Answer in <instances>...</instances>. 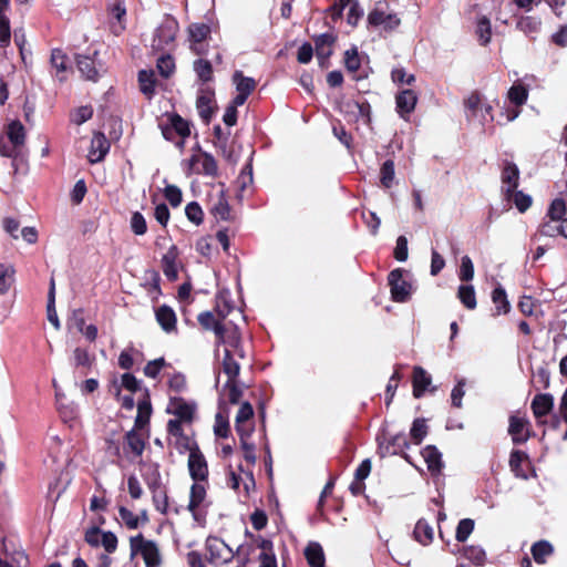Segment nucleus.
<instances>
[{"label":"nucleus","mask_w":567,"mask_h":567,"mask_svg":"<svg viewBox=\"0 0 567 567\" xmlns=\"http://www.w3.org/2000/svg\"><path fill=\"white\" fill-rule=\"evenodd\" d=\"M131 556L141 555L146 567H158L161 565V553L155 542L145 539L142 534L130 538Z\"/></svg>","instance_id":"obj_1"},{"label":"nucleus","mask_w":567,"mask_h":567,"mask_svg":"<svg viewBox=\"0 0 567 567\" xmlns=\"http://www.w3.org/2000/svg\"><path fill=\"white\" fill-rule=\"evenodd\" d=\"M368 21L371 25L385 31L394 30L401 23L398 13L391 9L386 2H378L374 9L369 13Z\"/></svg>","instance_id":"obj_2"},{"label":"nucleus","mask_w":567,"mask_h":567,"mask_svg":"<svg viewBox=\"0 0 567 567\" xmlns=\"http://www.w3.org/2000/svg\"><path fill=\"white\" fill-rule=\"evenodd\" d=\"M215 334L218 341L225 346L224 352L230 349L231 353L237 354L238 358L243 359L245 357V352L240 346L241 338L239 330L233 321L216 326Z\"/></svg>","instance_id":"obj_3"},{"label":"nucleus","mask_w":567,"mask_h":567,"mask_svg":"<svg viewBox=\"0 0 567 567\" xmlns=\"http://www.w3.org/2000/svg\"><path fill=\"white\" fill-rule=\"evenodd\" d=\"M208 560L214 565L228 564L235 557L234 550L220 538L208 537L206 540Z\"/></svg>","instance_id":"obj_4"},{"label":"nucleus","mask_w":567,"mask_h":567,"mask_svg":"<svg viewBox=\"0 0 567 567\" xmlns=\"http://www.w3.org/2000/svg\"><path fill=\"white\" fill-rule=\"evenodd\" d=\"M206 489L200 483H194L190 487L189 502L187 509L192 513L195 522L203 524L206 517L205 511Z\"/></svg>","instance_id":"obj_5"},{"label":"nucleus","mask_w":567,"mask_h":567,"mask_svg":"<svg viewBox=\"0 0 567 567\" xmlns=\"http://www.w3.org/2000/svg\"><path fill=\"white\" fill-rule=\"evenodd\" d=\"M389 286L391 296L395 302H405L410 299L413 287L412 284L403 278V270L395 269L389 275Z\"/></svg>","instance_id":"obj_6"},{"label":"nucleus","mask_w":567,"mask_h":567,"mask_svg":"<svg viewBox=\"0 0 567 567\" xmlns=\"http://www.w3.org/2000/svg\"><path fill=\"white\" fill-rule=\"evenodd\" d=\"M196 403L181 396H171L166 411L184 422H192L196 412Z\"/></svg>","instance_id":"obj_7"},{"label":"nucleus","mask_w":567,"mask_h":567,"mask_svg":"<svg viewBox=\"0 0 567 567\" xmlns=\"http://www.w3.org/2000/svg\"><path fill=\"white\" fill-rule=\"evenodd\" d=\"M238 470L239 473L229 470L227 484L238 493L241 492L240 487H243L244 495L248 496L256 486L254 475L250 471H245L241 465Z\"/></svg>","instance_id":"obj_8"},{"label":"nucleus","mask_w":567,"mask_h":567,"mask_svg":"<svg viewBox=\"0 0 567 567\" xmlns=\"http://www.w3.org/2000/svg\"><path fill=\"white\" fill-rule=\"evenodd\" d=\"M502 194L505 200H509L512 198L513 192L518 187L519 181V169L518 167L511 162H506L504 164L502 171Z\"/></svg>","instance_id":"obj_9"},{"label":"nucleus","mask_w":567,"mask_h":567,"mask_svg":"<svg viewBox=\"0 0 567 567\" xmlns=\"http://www.w3.org/2000/svg\"><path fill=\"white\" fill-rule=\"evenodd\" d=\"M188 470L194 481H204L208 475L206 460L197 446L189 447Z\"/></svg>","instance_id":"obj_10"},{"label":"nucleus","mask_w":567,"mask_h":567,"mask_svg":"<svg viewBox=\"0 0 567 567\" xmlns=\"http://www.w3.org/2000/svg\"><path fill=\"white\" fill-rule=\"evenodd\" d=\"M254 410L250 403L244 402L236 415L235 427L239 437L250 436L254 431Z\"/></svg>","instance_id":"obj_11"},{"label":"nucleus","mask_w":567,"mask_h":567,"mask_svg":"<svg viewBox=\"0 0 567 567\" xmlns=\"http://www.w3.org/2000/svg\"><path fill=\"white\" fill-rule=\"evenodd\" d=\"M189 168L197 174L215 176L217 174L218 166L215 158L210 154L204 152L194 154L189 158Z\"/></svg>","instance_id":"obj_12"},{"label":"nucleus","mask_w":567,"mask_h":567,"mask_svg":"<svg viewBox=\"0 0 567 567\" xmlns=\"http://www.w3.org/2000/svg\"><path fill=\"white\" fill-rule=\"evenodd\" d=\"M188 41L190 43V49L196 54H202L205 52V41L210 33L209 25L205 23H192L188 29Z\"/></svg>","instance_id":"obj_13"},{"label":"nucleus","mask_w":567,"mask_h":567,"mask_svg":"<svg viewBox=\"0 0 567 567\" xmlns=\"http://www.w3.org/2000/svg\"><path fill=\"white\" fill-rule=\"evenodd\" d=\"M233 82L237 94L234 97L235 104H244L247 97L256 87V81L252 78L244 76L241 71H236L233 75Z\"/></svg>","instance_id":"obj_14"},{"label":"nucleus","mask_w":567,"mask_h":567,"mask_svg":"<svg viewBox=\"0 0 567 567\" xmlns=\"http://www.w3.org/2000/svg\"><path fill=\"white\" fill-rule=\"evenodd\" d=\"M417 96L412 90H403L395 97L396 111L399 115L408 120V115H410L416 105Z\"/></svg>","instance_id":"obj_15"},{"label":"nucleus","mask_w":567,"mask_h":567,"mask_svg":"<svg viewBox=\"0 0 567 567\" xmlns=\"http://www.w3.org/2000/svg\"><path fill=\"white\" fill-rule=\"evenodd\" d=\"M138 429L128 431L125 435L124 452L127 457H140L143 454L145 442L142 435L137 432Z\"/></svg>","instance_id":"obj_16"},{"label":"nucleus","mask_w":567,"mask_h":567,"mask_svg":"<svg viewBox=\"0 0 567 567\" xmlns=\"http://www.w3.org/2000/svg\"><path fill=\"white\" fill-rule=\"evenodd\" d=\"M156 321L166 333L176 332L177 318L175 311L163 305L155 311Z\"/></svg>","instance_id":"obj_17"},{"label":"nucleus","mask_w":567,"mask_h":567,"mask_svg":"<svg viewBox=\"0 0 567 567\" xmlns=\"http://www.w3.org/2000/svg\"><path fill=\"white\" fill-rule=\"evenodd\" d=\"M110 144L102 133H95L91 141V148L87 158L91 163H97L104 158L109 152Z\"/></svg>","instance_id":"obj_18"},{"label":"nucleus","mask_w":567,"mask_h":567,"mask_svg":"<svg viewBox=\"0 0 567 567\" xmlns=\"http://www.w3.org/2000/svg\"><path fill=\"white\" fill-rule=\"evenodd\" d=\"M214 92L202 90L196 100V109L199 116L207 123L209 122L214 110Z\"/></svg>","instance_id":"obj_19"},{"label":"nucleus","mask_w":567,"mask_h":567,"mask_svg":"<svg viewBox=\"0 0 567 567\" xmlns=\"http://www.w3.org/2000/svg\"><path fill=\"white\" fill-rule=\"evenodd\" d=\"M178 24L175 20L168 19L164 21L156 31L157 47L168 45L175 40Z\"/></svg>","instance_id":"obj_20"},{"label":"nucleus","mask_w":567,"mask_h":567,"mask_svg":"<svg viewBox=\"0 0 567 567\" xmlns=\"http://www.w3.org/2000/svg\"><path fill=\"white\" fill-rule=\"evenodd\" d=\"M316 55L320 65L324 66L326 61L332 54V44L334 38L329 33L320 34L316 38Z\"/></svg>","instance_id":"obj_21"},{"label":"nucleus","mask_w":567,"mask_h":567,"mask_svg":"<svg viewBox=\"0 0 567 567\" xmlns=\"http://www.w3.org/2000/svg\"><path fill=\"white\" fill-rule=\"evenodd\" d=\"M554 406V398L551 394L543 393L534 396L532 401V410L536 419L547 415Z\"/></svg>","instance_id":"obj_22"},{"label":"nucleus","mask_w":567,"mask_h":567,"mask_svg":"<svg viewBox=\"0 0 567 567\" xmlns=\"http://www.w3.org/2000/svg\"><path fill=\"white\" fill-rule=\"evenodd\" d=\"M431 382V375L423 368L415 367L413 370V395L421 398Z\"/></svg>","instance_id":"obj_23"},{"label":"nucleus","mask_w":567,"mask_h":567,"mask_svg":"<svg viewBox=\"0 0 567 567\" xmlns=\"http://www.w3.org/2000/svg\"><path fill=\"white\" fill-rule=\"evenodd\" d=\"M51 65L55 70V75L60 81H64L69 70V59L60 49H54L51 53Z\"/></svg>","instance_id":"obj_24"},{"label":"nucleus","mask_w":567,"mask_h":567,"mask_svg":"<svg viewBox=\"0 0 567 567\" xmlns=\"http://www.w3.org/2000/svg\"><path fill=\"white\" fill-rule=\"evenodd\" d=\"M236 358H238V355L231 353L230 349L224 352V358L221 362L223 372L227 377V380L230 381L236 380L240 370L239 363L237 362Z\"/></svg>","instance_id":"obj_25"},{"label":"nucleus","mask_w":567,"mask_h":567,"mask_svg":"<svg viewBox=\"0 0 567 567\" xmlns=\"http://www.w3.org/2000/svg\"><path fill=\"white\" fill-rule=\"evenodd\" d=\"M509 434L513 441L520 443L527 440V421L523 417L512 416L509 420Z\"/></svg>","instance_id":"obj_26"},{"label":"nucleus","mask_w":567,"mask_h":567,"mask_svg":"<svg viewBox=\"0 0 567 567\" xmlns=\"http://www.w3.org/2000/svg\"><path fill=\"white\" fill-rule=\"evenodd\" d=\"M423 458L427 464V468L433 474L440 473L442 468L441 453L434 446H426L422 452Z\"/></svg>","instance_id":"obj_27"},{"label":"nucleus","mask_w":567,"mask_h":567,"mask_svg":"<svg viewBox=\"0 0 567 567\" xmlns=\"http://www.w3.org/2000/svg\"><path fill=\"white\" fill-rule=\"evenodd\" d=\"M305 556L308 560V564L311 567H323L324 565V554L323 549L318 543H310L305 550Z\"/></svg>","instance_id":"obj_28"},{"label":"nucleus","mask_w":567,"mask_h":567,"mask_svg":"<svg viewBox=\"0 0 567 567\" xmlns=\"http://www.w3.org/2000/svg\"><path fill=\"white\" fill-rule=\"evenodd\" d=\"M152 414V405L147 398L138 401L137 403V415L135 417L134 427L142 430L150 422Z\"/></svg>","instance_id":"obj_29"},{"label":"nucleus","mask_w":567,"mask_h":567,"mask_svg":"<svg viewBox=\"0 0 567 567\" xmlns=\"http://www.w3.org/2000/svg\"><path fill=\"white\" fill-rule=\"evenodd\" d=\"M176 247L172 246L168 251L163 256V272L164 275L171 279L175 280L177 278V267H176Z\"/></svg>","instance_id":"obj_30"},{"label":"nucleus","mask_w":567,"mask_h":567,"mask_svg":"<svg viewBox=\"0 0 567 567\" xmlns=\"http://www.w3.org/2000/svg\"><path fill=\"white\" fill-rule=\"evenodd\" d=\"M78 68L87 80L96 81L99 71L95 68V61L93 58L80 55L78 58Z\"/></svg>","instance_id":"obj_31"},{"label":"nucleus","mask_w":567,"mask_h":567,"mask_svg":"<svg viewBox=\"0 0 567 567\" xmlns=\"http://www.w3.org/2000/svg\"><path fill=\"white\" fill-rule=\"evenodd\" d=\"M138 83L141 92L148 99L155 91V74L153 71L142 70L138 73Z\"/></svg>","instance_id":"obj_32"},{"label":"nucleus","mask_w":567,"mask_h":567,"mask_svg":"<svg viewBox=\"0 0 567 567\" xmlns=\"http://www.w3.org/2000/svg\"><path fill=\"white\" fill-rule=\"evenodd\" d=\"M229 315H234L236 317L241 316L240 311L233 307L223 295L218 296L216 301V316L221 322H226L225 319Z\"/></svg>","instance_id":"obj_33"},{"label":"nucleus","mask_w":567,"mask_h":567,"mask_svg":"<svg viewBox=\"0 0 567 567\" xmlns=\"http://www.w3.org/2000/svg\"><path fill=\"white\" fill-rule=\"evenodd\" d=\"M8 140L13 146H21L24 143V127L19 121H13L8 125L7 130Z\"/></svg>","instance_id":"obj_34"},{"label":"nucleus","mask_w":567,"mask_h":567,"mask_svg":"<svg viewBox=\"0 0 567 567\" xmlns=\"http://www.w3.org/2000/svg\"><path fill=\"white\" fill-rule=\"evenodd\" d=\"M414 537L422 545H427L433 539V528L426 520L420 519L414 528Z\"/></svg>","instance_id":"obj_35"},{"label":"nucleus","mask_w":567,"mask_h":567,"mask_svg":"<svg viewBox=\"0 0 567 567\" xmlns=\"http://www.w3.org/2000/svg\"><path fill=\"white\" fill-rule=\"evenodd\" d=\"M551 554H553V546L546 540L537 542L532 547L533 558L538 564L546 563V559Z\"/></svg>","instance_id":"obj_36"},{"label":"nucleus","mask_w":567,"mask_h":567,"mask_svg":"<svg viewBox=\"0 0 567 567\" xmlns=\"http://www.w3.org/2000/svg\"><path fill=\"white\" fill-rule=\"evenodd\" d=\"M55 302V284L54 280L51 279L50 282V289H49V297H48V306H47V312H48V320L53 324V327L59 330L60 329V321L55 311L54 307Z\"/></svg>","instance_id":"obj_37"},{"label":"nucleus","mask_w":567,"mask_h":567,"mask_svg":"<svg viewBox=\"0 0 567 567\" xmlns=\"http://www.w3.org/2000/svg\"><path fill=\"white\" fill-rule=\"evenodd\" d=\"M512 200L520 213H525L532 206L533 203V199L529 195L517 189L513 192L512 198L506 202L511 203ZM511 207V204H507L505 206V209H509Z\"/></svg>","instance_id":"obj_38"},{"label":"nucleus","mask_w":567,"mask_h":567,"mask_svg":"<svg viewBox=\"0 0 567 567\" xmlns=\"http://www.w3.org/2000/svg\"><path fill=\"white\" fill-rule=\"evenodd\" d=\"M457 297L461 300V302L467 308V309H475L476 308V296L474 287L471 285H462L458 287Z\"/></svg>","instance_id":"obj_39"},{"label":"nucleus","mask_w":567,"mask_h":567,"mask_svg":"<svg viewBox=\"0 0 567 567\" xmlns=\"http://www.w3.org/2000/svg\"><path fill=\"white\" fill-rule=\"evenodd\" d=\"M492 300L495 305V308L497 310V315L499 313H507L511 309V305L507 300V296L505 290L498 286L496 287L492 292Z\"/></svg>","instance_id":"obj_40"},{"label":"nucleus","mask_w":567,"mask_h":567,"mask_svg":"<svg viewBox=\"0 0 567 567\" xmlns=\"http://www.w3.org/2000/svg\"><path fill=\"white\" fill-rule=\"evenodd\" d=\"M395 171L394 162L391 159L385 161L380 169V182L383 187L390 188L394 183Z\"/></svg>","instance_id":"obj_41"},{"label":"nucleus","mask_w":567,"mask_h":567,"mask_svg":"<svg viewBox=\"0 0 567 567\" xmlns=\"http://www.w3.org/2000/svg\"><path fill=\"white\" fill-rule=\"evenodd\" d=\"M508 100L516 106L525 104L528 97V91L522 84H514L507 92Z\"/></svg>","instance_id":"obj_42"},{"label":"nucleus","mask_w":567,"mask_h":567,"mask_svg":"<svg viewBox=\"0 0 567 567\" xmlns=\"http://www.w3.org/2000/svg\"><path fill=\"white\" fill-rule=\"evenodd\" d=\"M341 111L353 114L354 117H368L369 105L355 101H348L341 105Z\"/></svg>","instance_id":"obj_43"},{"label":"nucleus","mask_w":567,"mask_h":567,"mask_svg":"<svg viewBox=\"0 0 567 567\" xmlns=\"http://www.w3.org/2000/svg\"><path fill=\"white\" fill-rule=\"evenodd\" d=\"M14 270L10 266L0 265V295L6 293L12 286Z\"/></svg>","instance_id":"obj_44"},{"label":"nucleus","mask_w":567,"mask_h":567,"mask_svg":"<svg viewBox=\"0 0 567 567\" xmlns=\"http://www.w3.org/2000/svg\"><path fill=\"white\" fill-rule=\"evenodd\" d=\"M118 515L123 524L128 529H136L141 525L140 516L135 515L132 511L124 506L118 508Z\"/></svg>","instance_id":"obj_45"},{"label":"nucleus","mask_w":567,"mask_h":567,"mask_svg":"<svg viewBox=\"0 0 567 567\" xmlns=\"http://www.w3.org/2000/svg\"><path fill=\"white\" fill-rule=\"evenodd\" d=\"M194 70L197 74V76L202 81H210L213 78V68L209 61L198 59L194 62Z\"/></svg>","instance_id":"obj_46"},{"label":"nucleus","mask_w":567,"mask_h":567,"mask_svg":"<svg viewBox=\"0 0 567 567\" xmlns=\"http://www.w3.org/2000/svg\"><path fill=\"white\" fill-rule=\"evenodd\" d=\"M476 33L482 44H487L491 41L492 30L491 22L487 18L482 17L477 21Z\"/></svg>","instance_id":"obj_47"},{"label":"nucleus","mask_w":567,"mask_h":567,"mask_svg":"<svg viewBox=\"0 0 567 567\" xmlns=\"http://www.w3.org/2000/svg\"><path fill=\"white\" fill-rule=\"evenodd\" d=\"M212 213L216 218L223 220H227L230 217V207L223 195H220L217 202L214 204Z\"/></svg>","instance_id":"obj_48"},{"label":"nucleus","mask_w":567,"mask_h":567,"mask_svg":"<svg viewBox=\"0 0 567 567\" xmlns=\"http://www.w3.org/2000/svg\"><path fill=\"white\" fill-rule=\"evenodd\" d=\"M427 433V427L423 419H416L411 427L410 435L415 444H420Z\"/></svg>","instance_id":"obj_49"},{"label":"nucleus","mask_w":567,"mask_h":567,"mask_svg":"<svg viewBox=\"0 0 567 567\" xmlns=\"http://www.w3.org/2000/svg\"><path fill=\"white\" fill-rule=\"evenodd\" d=\"M482 99L478 93H472L465 100V107L467 110V117L474 118L478 117V109L482 106Z\"/></svg>","instance_id":"obj_50"},{"label":"nucleus","mask_w":567,"mask_h":567,"mask_svg":"<svg viewBox=\"0 0 567 567\" xmlns=\"http://www.w3.org/2000/svg\"><path fill=\"white\" fill-rule=\"evenodd\" d=\"M148 486L154 493L153 501L156 509L159 511L161 513H165L167 507L166 494L163 491L158 489L155 482L150 483Z\"/></svg>","instance_id":"obj_51"},{"label":"nucleus","mask_w":567,"mask_h":567,"mask_svg":"<svg viewBox=\"0 0 567 567\" xmlns=\"http://www.w3.org/2000/svg\"><path fill=\"white\" fill-rule=\"evenodd\" d=\"M565 213V202L561 198L554 199L548 209L549 218L553 219L554 221H559L561 218H564Z\"/></svg>","instance_id":"obj_52"},{"label":"nucleus","mask_w":567,"mask_h":567,"mask_svg":"<svg viewBox=\"0 0 567 567\" xmlns=\"http://www.w3.org/2000/svg\"><path fill=\"white\" fill-rule=\"evenodd\" d=\"M474 529V520L464 518L460 520L456 528V539L458 542H465Z\"/></svg>","instance_id":"obj_53"},{"label":"nucleus","mask_w":567,"mask_h":567,"mask_svg":"<svg viewBox=\"0 0 567 567\" xmlns=\"http://www.w3.org/2000/svg\"><path fill=\"white\" fill-rule=\"evenodd\" d=\"M526 460V454L520 451H514L509 457V466L516 476L525 477L522 468L523 462Z\"/></svg>","instance_id":"obj_54"},{"label":"nucleus","mask_w":567,"mask_h":567,"mask_svg":"<svg viewBox=\"0 0 567 567\" xmlns=\"http://www.w3.org/2000/svg\"><path fill=\"white\" fill-rule=\"evenodd\" d=\"M458 277L462 281H471L474 277V266L468 256H463L461 259Z\"/></svg>","instance_id":"obj_55"},{"label":"nucleus","mask_w":567,"mask_h":567,"mask_svg":"<svg viewBox=\"0 0 567 567\" xmlns=\"http://www.w3.org/2000/svg\"><path fill=\"white\" fill-rule=\"evenodd\" d=\"M223 394L226 395L231 403L238 402L239 398L241 396V390L237 385L236 380H226L223 388Z\"/></svg>","instance_id":"obj_56"},{"label":"nucleus","mask_w":567,"mask_h":567,"mask_svg":"<svg viewBox=\"0 0 567 567\" xmlns=\"http://www.w3.org/2000/svg\"><path fill=\"white\" fill-rule=\"evenodd\" d=\"M198 322L202 324L203 328L207 329V330H214L215 331V327L218 326V324H224V322H221L217 316H215L213 312L210 311H205V312H202L198 315Z\"/></svg>","instance_id":"obj_57"},{"label":"nucleus","mask_w":567,"mask_h":567,"mask_svg":"<svg viewBox=\"0 0 567 567\" xmlns=\"http://www.w3.org/2000/svg\"><path fill=\"white\" fill-rule=\"evenodd\" d=\"M167 383L169 390L176 393L184 392L187 386L186 378L182 373H173L172 375H169Z\"/></svg>","instance_id":"obj_58"},{"label":"nucleus","mask_w":567,"mask_h":567,"mask_svg":"<svg viewBox=\"0 0 567 567\" xmlns=\"http://www.w3.org/2000/svg\"><path fill=\"white\" fill-rule=\"evenodd\" d=\"M185 214L187 218L195 225H199L203 221V210L196 202H192L186 205Z\"/></svg>","instance_id":"obj_59"},{"label":"nucleus","mask_w":567,"mask_h":567,"mask_svg":"<svg viewBox=\"0 0 567 567\" xmlns=\"http://www.w3.org/2000/svg\"><path fill=\"white\" fill-rule=\"evenodd\" d=\"M131 228H132L133 233L137 236H142L146 233V230H147L146 220L141 213L135 212L132 215Z\"/></svg>","instance_id":"obj_60"},{"label":"nucleus","mask_w":567,"mask_h":567,"mask_svg":"<svg viewBox=\"0 0 567 567\" xmlns=\"http://www.w3.org/2000/svg\"><path fill=\"white\" fill-rule=\"evenodd\" d=\"M175 69V63L172 56L163 55L157 60V70L164 76L168 78Z\"/></svg>","instance_id":"obj_61"},{"label":"nucleus","mask_w":567,"mask_h":567,"mask_svg":"<svg viewBox=\"0 0 567 567\" xmlns=\"http://www.w3.org/2000/svg\"><path fill=\"white\" fill-rule=\"evenodd\" d=\"M171 124L173 130L183 138L187 137L190 134L189 124L187 121L182 118L178 115H175L171 120Z\"/></svg>","instance_id":"obj_62"},{"label":"nucleus","mask_w":567,"mask_h":567,"mask_svg":"<svg viewBox=\"0 0 567 567\" xmlns=\"http://www.w3.org/2000/svg\"><path fill=\"white\" fill-rule=\"evenodd\" d=\"M540 22L532 17H523L517 22V28L526 34L536 32L539 29Z\"/></svg>","instance_id":"obj_63"},{"label":"nucleus","mask_w":567,"mask_h":567,"mask_svg":"<svg viewBox=\"0 0 567 567\" xmlns=\"http://www.w3.org/2000/svg\"><path fill=\"white\" fill-rule=\"evenodd\" d=\"M164 196L173 207H177L182 203V190L175 185H167Z\"/></svg>","instance_id":"obj_64"}]
</instances>
